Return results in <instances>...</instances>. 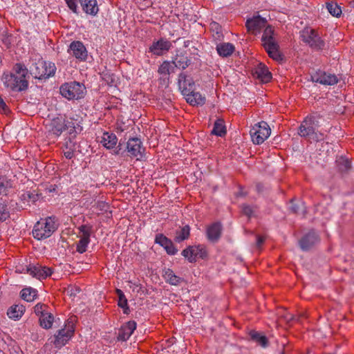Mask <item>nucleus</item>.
<instances>
[{
  "instance_id": "7ed1b4c3",
  "label": "nucleus",
  "mask_w": 354,
  "mask_h": 354,
  "mask_svg": "<svg viewBox=\"0 0 354 354\" xmlns=\"http://www.w3.org/2000/svg\"><path fill=\"white\" fill-rule=\"evenodd\" d=\"M75 317H71L65 322L64 328L58 330L53 337L48 339V342L53 344L57 349L65 346L74 335L75 329Z\"/></svg>"
},
{
  "instance_id": "2f4dec72",
  "label": "nucleus",
  "mask_w": 354,
  "mask_h": 354,
  "mask_svg": "<svg viewBox=\"0 0 354 354\" xmlns=\"http://www.w3.org/2000/svg\"><path fill=\"white\" fill-rule=\"evenodd\" d=\"M9 201L0 198V221H4L10 217Z\"/></svg>"
},
{
  "instance_id": "09e8293b",
  "label": "nucleus",
  "mask_w": 354,
  "mask_h": 354,
  "mask_svg": "<svg viewBox=\"0 0 354 354\" xmlns=\"http://www.w3.org/2000/svg\"><path fill=\"white\" fill-rule=\"evenodd\" d=\"M46 308V306L44 304H37L34 308L35 314L40 317L42 314L48 313L45 312Z\"/></svg>"
},
{
  "instance_id": "1a4fd4ad",
  "label": "nucleus",
  "mask_w": 354,
  "mask_h": 354,
  "mask_svg": "<svg viewBox=\"0 0 354 354\" xmlns=\"http://www.w3.org/2000/svg\"><path fill=\"white\" fill-rule=\"evenodd\" d=\"M271 130L266 122L255 124L250 131L252 140L255 145L262 144L270 135Z\"/></svg>"
},
{
  "instance_id": "3c124183",
  "label": "nucleus",
  "mask_w": 354,
  "mask_h": 354,
  "mask_svg": "<svg viewBox=\"0 0 354 354\" xmlns=\"http://www.w3.org/2000/svg\"><path fill=\"white\" fill-rule=\"evenodd\" d=\"M210 28L212 31L216 32V33L218 35V37H220V35L221 34V27L219 26V24L216 22H212L210 24Z\"/></svg>"
},
{
  "instance_id": "8fccbe9b",
  "label": "nucleus",
  "mask_w": 354,
  "mask_h": 354,
  "mask_svg": "<svg viewBox=\"0 0 354 354\" xmlns=\"http://www.w3.org/2000/svg\"><path fill=\"white\" fill-rule=\"evenodd\" d=\"M96 209L100 212H107L109 209V205L106 202L99 201L96 203Z\"/></svg>"
},
{
  "instance_id": "603ef678",
  "label": "nucleus",
  "mask_w": 354,
  "mask_h": 354,
  "mask_svg": "<svg viewBox=\"0 0 354 354\" xmlns=\"http://www.w3.org/2000/svg\"><path fill=\"white\" fill-rule=\"evenodd\" d=\"M290 208L293 212L299 213V205L292 204Z\"/></svg>"
},
{
  "instance_id": "6ab92c4d",
  "label": "nucleus",
  "mask_w": 354,
  "mask_h": 354,
  "mask_svg": "<svg viewBox=\"0 0 354 354\" xmlns=\"http://www.w3.org/2000/svg\"><path fill=\"white\" fill-rule=\"evenodd\" d=\"M99 142L106 149H113L118 143V138L115 134L112 132L104 131Z\"/></svg>"
},
{
  "instance_id": "cd10ccee",
  "label": "nucleus",
  "mask_w": 354,
  "mask_h": 354,
  "mask_svg": "<svg viewBox=\"0 0 354 354\" xmlns=\"http://www.w3.org/2000/svg\"><path fill=\"white\" fill-rule=\"evenodd\" d=\"M257 77L262 82H268L272 78L271 73L263 64H259L255 70Z\"/></svg>"
},
{
  "instance_id": "9b49d317",
  "label": "nucleus",
  "mask_w": 354,
  "mask_h": 354,
  "mask_svg": "<svg viewBox=\"0 0 354 354\" xmlns=\"http://www.w3.org/2000/svg\"><path fill=\"white\" fill-rule=\"evenodd\" d=\"M182 255L187 259V260L192 263L196 261L198 259H204L207 255L206 247L204 245H198L189 246L182 252Z\"/></svg>"
},
{
  "instance_id": "b1692460",
  "label": "nucleus",
  "mask_w": 354,
  "mask_h": 354,
  "mask_svg": "<svg viewBox=\"0 0 354 354\" xmlns=\"http://www.w3.org/2000/svg\"><path fill=\"white\" fill-rule=\"evenodd\" d=\"M222 227L219 223H214L207 227L206 234L209 241H217L221 234Z\"/></svg>"
},
{
  "instance_id": "f8f14e48",
  "label": "nucleus",
  "mask_w": 354,
  "mask_h": 354,
  "mask_svg": "<svg viewBox=\"0 0 354 354\" xmlns=\"http://www.w3.org/2000/svg\"><path fill=\"white\" fill-rule=\"evenodd\" d=\"M127 151L129 156L140 160L144 157L145 148L138 138H129L127 142Z\"/></svg>"
},
{
  "instance_id": "72a5a7b5",
  "label": "nucleus",
  "mask_w": 354,
  "mask_h": 354,
  "mask_svg": "<svg viewBox=\"0 0 354 354\" xmlns=\"http://www.w3.org/2000/svg\"><path fill=\"white\" fill-rule=\"evenodd\" d=\"M212 133L220 137H223L226 134V128L223 120L218 119L215 121Z\"/></svg>"
},
{
  "instance_id": "4d7b16f0",
  "label": "nucleus",
  "mask_w": 354,
  "mask_h": 354,
  "mask_svg": "<svg viewBox=\"0 0 354 354\" xmlns=\"http://www.w3.org/2000/svg\"><path fill=\"white\" fill-rule=\"evenodd\" d=\"M76 291H80L79 288H75Z\"/></svg>"
},
{
  "instance_id": "5701e85b",
  "label": "nucleus",
  "mask_w": 354,
  "mask_h": 354,
  "mask_svg": "<svg viewBox=\"0 0 354 354\" xmlns=\"http://www.w3.org/2000/svg\"><path fill=\"white\" fill-rule=\"evenodd\" d=\"M318 241V236L314 231L305 235L299 241V245L303 250H309Z\"/></svg>"
},
{
  "instance_id": "6e6d98bb",
  "label": "nucleus",
  "mask_w": 354,
  "mask_h": 354,
  "mask_svg": "<svg viewBox=\"0 0 354 354\" xmlns=\"http://www.w3.org/2000/svg\"><path fill=\"white\" fill-rule=\"evenodd\" d=\"M118 153H119V150H117V151H114V154H115V155L118 154Z\"/></svg>"
},
{
  "instance_id": "2eb2a0df",
  "label": "nucleus",
  "mask_w": 354,
  "mask_h": 354,
  "mask_svg": "<svg viewBox=\"0 0 354 354\" xmlns=\"http://www.w3.org/2000/svg\"><path fill=\"white\" fill-rule=\"evenodd\" d=\"M312 80L313 82L330 86L334 85L338 82V78L335 75L322 71L316 72V73L312 76Z\"/></svg>"
},
{
  "instance_id": "f704fd0d",
  "label": "nucleus",
  "mask_w": 354,
  "mask_h": 354,
  "mask_svg": "<svg viewBox=\"0 0 354 354\" xmlns=\"http://www.w3.org/2000/svg\"><path fill=\"white\" fill-rule=\"evenodd\" d=\"M40 195L35 193V191L30 192L28 191L21 194V199L24 202V203H27L28 205L30 204L35 203L36 201L39 200Z\"/></svg>"
},
{
  "instance_id": "c756f323",
  "label": "nucleus",
  "mask_w": 354,
  "mask_h": 354,
  "mask_svg": "<svg viewBox=\"0 0 354 354\" xmlns=\"http://www.w3.org/2000/svg\"><path fill=\"white\" fill-rule=\"evenodd\" d=\"M74 138L70 136L64 144V154L68 159H71L73 157L74 151L76 149V145L73 140Z\"/></svg>"
},
{
  "instance_id": "f257e3e1",
  "label": "nucleus",
  "mask_w": 354,
  "mask_h": 354,
  "mask_svg": "<svg viewBox=\"0 0 354 354\" xmlns=\"http://www.w3.org/2000/svg\"><path fill=\"white\" fill-rule=\"evenodd\" d=\"M50 134L59 137L66 130L69 135L75 137L81 131L79 123L73 118H67L65 115H59L48 120L46 124Z\"/></svg>"
},
{
  "instance_id": "39448f33",
  "label": "nucleus",
  "mask_w": 354,
  "mask_h": 354,
  "mask_svg": "<svg viewBox=\"0 0 354 354\" xmlns=\"http://www.w3.org/2000/svg\"><path fill=\"white\" fill-rule=\"evenodd\" d=\"M262 42L270 57L277 62L283 59L279 51V44L274 36V30L271 26H268L264 30L262 35Z\"/></svg>"
},
{
  "instance_id": "f03ea898",
  "label": "nucleus",
  "mask_w": 354,
  "mask_h": 354,
  "mask_svg": "<svg viewBox=\"0 0 354 354\" xmlns=\"http://www.w3.org/2000/svg\"><path fill=\"white\" fill-rule=\"evenodd\" d=\"M27 75V68L24 64L17 63L13 67L12 73H3L1 80L5 86L12 91H22L28 86Z\"/></svg>"
},
{
  "instance_id": "a19ab883",
  "label": "nucleus",
  "mask_w": 354,
  "mask_h": 354,
  "mask_svg": "<svg viewBox=\"0 0 354 354\" xmlns=\"http://www.w3.org/2000/svg\"><path fill=\"white\" fill-rule=\"evenodd\" d=\"M336 164L339 170L342 172L347 171L351 168L350 160L343 156H340L336 160Z\"/></svg>"
},
{
  "instance_id": "412c9836",
  "label": "nucleus",
  "mask_w": 354,
  "mask_h": 354,
  "mask_svg": "<svg viewBox=\"0 0 354 354\" xmlns=\"http://www.w3.org/2000/svg\"><path fill=\"white\" fill-rule=\"evenodd\" d=\"M186 101L192 106H202L205 103V97L202 95L199 92H196L195 89L183 94Z\"/></svg>"
},
{
  "instance_id": "dca6fc26",
  "label": "nucleus",
  "mask_w": 354,
  "mask_h": 354,
  "mask_svg": "<svg viewBox=\"0 0 354 354\" xmlns=\"http://www.w3.org/2000/svg\"><path fill=\"white\" fill-rule=\"evenodd\" d=\"M178 87L182 94H186L195 89V84L192 77L187 75L185 73H182L178 76Z\"/></svg>"
},
{
  "instance_id": "ea45409f",
  "label": "nucleus",
  "mask_w": 354,
  "mask_h": 354,
  "mask_svg": "<svg viewBox=\"0 0 354 354\" xmlns=\"http://www.w3.org/2000/svg\"><path fill=\"white\" fill-rule=\"evenodd\" d=\"M250 336L252 340L255 341L262 347H266L268 346V339L261 333L252 330L250 332Z\"/></svg>"
},
{
  "instance_id": "c85d7f7f",
  "label": "nucleus",
  "mask_w": 354,
  "mask_h": 354,
  "mask_svg": "<svg viewBox=\"0 0 354 354\" xmlns=\"http://www.w3.org/2000/svg\"><path fill=\"white\" fill-rule=\"evenodd\" d=\"M25 311V308L22 305H14L10 307L7 311L9 318L14 320L20 319Z\"/></svg>"
},
{
  "instance_id": "a211bd4d",
  "label": "nucleus",
  "mask_w": 354,
  "mask_h": 354,
  "mask_svg": "<svg viewBox=\"0 0 354 354\" xmlns=\"http://www.w3.org/2000/svg\"><path fill=\"white\" fill-rule=\"evenodd\" d=\"M155 242L163 247L169 255H174L178 252L172 241L162 234L156 236Z\"/></svg>"
},
{
  "instance_id": "4c0bfd02",
  "label": "nucleus",
  "mask_w": 354,
  "mask_h": 354,
  "mask_svg": "<svg viewBox=\"0 0 354 354\" xmlns=\"http://www.w3.org/2000/svg\"><path fill=\"white\" fill-rule=\"evenodd\" d=\"M116 294L118 297V306L123 309V313L124 314H128L129 309V306H128L127 299L124 292L120 289H116Z\"/></svg>"
},
{
  "instance_id": "c03bdc74",
  "label": "nucleus",
  "mask_w": 354,
  "mask_h": 354,
  "mask_svg": "<svg viewBox=\"0 0 354 354\" xmlns=\"http://www.w3.org/2000/svg\"><path fill=\"white\" fill-rule=\"evenodd\" d=\"M91 241L79 239V241L76 243V251L80 254L84 253L88 248V246Z\"/></svg>"
},
{
  "instance_id": "ddd939ff",
  "label": "nucleus",
  "mask_w": 354,
  "mask_h": 354,
  "mask_svg": "<svg viewBox=\"0 0 354 354\" xmlns=\"http://www.w3.org/2000/svg\"><path fill=\"white\" fill-rule=\"evenodd\" d=\"M68 53L80 61H85L87 58V50L83 43L74 41L71 43Z\"/></svg>"
},
{
  "instance_id": "a878e982",
  "label": "nucleus",
  "mask_w": 354,
  "mask_h": 354,
  "mask_svg": "<svg viewBox=\"0 0 354 354\" xmlns=\"http://www.w3.org/2000/svg\"><path fill=\"white\" fill-rule=\"evenodd\" d=\"M77 229L78 231L77 237L78 239L91 241V236L93 233V227L92 225L89 223L83 224L80 225Z\"/></svg>"
},
{
  "instance_id": "49530a36",
  "label": "nucleus",
  "mask_w": 354,
  "mask_h": 354,
  "mask_svg": "<svg viewBox=\"0 0 354 354\" xmlns=\"http://www.w3.org/2000/svg\"><path fill=\"white\" fill-rule=\"evenodd\" d=\"M242 211L245 215L248 217L254 216V209L253 207L248 205H244L242 207Z\"/></svg>"
},
{
  "instance_id": "a18cd8bd",
  "label": "nucleus",
  "mask_w": 354,
  "mask_h": 354,
  "mask_svg": "<svg viewBox=\"0 0 354 354\" xmlns=\"http://www.w3.org/2000/svg\"><path fill=\"white\" fill-rule=\"evenodd\" d=\"M11 185L9 181L3 177H0V195H6Z\"/></svg>"
},
{
  "instance_id": "de8ad7c7",
  "label": "nucleus",
  "mask_w": 354,
  "mask_h": 354,
  "mask_svg": "<svg viewBox=\"0 0 354 354\" xmlns=\"http://www.w3.org/2000/svg\"><path fill=\"white\" fill-rule=\"evenodd\" d=\"M67 6L74 13H77V0H65Z\"/></svg>"
},
{
  "instance_id": "e433bc0d",
  "label": "nucleus",
  "mask_w": 354,
  "mask_h": 354,
  "mask_svg": "<svg viewBox=\"0 0 354 354\" xmlns=\"http://www.w3.org/2000/svg\"><path fill=\"white\" fill-rule=\"evenodd\" d=\"M189 234L190 227H189V225H185L180 230L176 231L174 240L178 243H180L187 239L189 236Z\"/></svg>"
},
{
  "instance_id": "37998d69",
  "label": "nucleus",
  "mask_w": 354,
  "mask_h": 354,
  "mask_svg": "<svg viewBox=\"0 0 354 354\" xmlns=\"http://www.w3.org/2000/svg\"><path fill=\"white\" fill-rule=\"evenodd\" d=\"M173 63L174 64L175 68L185 69L189 66V61L187 57L178 56L175 60L173 61Z\"/></svg>"
},
{
  "instance_id": "6e6552de",
  "label": "nucleus",
  "mask_w": 354,
  "mask_h": 354,
  "mask_svg": "<svg viewBox=\"0 0 354 354\" xmlns=\"http://www.w3.org/2000/svg\"><path fill=\"white\" fill-rule=\"evenodd\" d=\"M56 66L54 63L38 60L30 68L32 74L39 80H46L53 77L56 72Z\"/></svg>"
},
{
  "instance_id": "c9c22d12",
  "label": "nucleus",
  "mask_w": 354,
  "mask_h": 354,
  "mask_svg": "<svg viewBox=\"0 0 354 354\" xmlns=\"http://www.w3.org/2000/svg\"><path fill=\"white\" fill-rule=\"evenodd\" d=\"M37 290L32 288L30 287L22 289L20 292L21 297L28 302H31L34 301L37 297Z\"/></svg>"
},
{
  "instance_id": "20e7f679",
  "label": "nucleus",
  "mask_w": 354,
  "mask_h": 354,
  "mask_svg": "<svg viewBox=\"0 0 354 354\" xmlns=\"http://www.w3.org/2000/svg\"><path fill=\"white\" fill-rule=\"evenodd\" d=\"M58 223L55 217L50 216L37 221L32 230V235L37 240L50 237L57 229Z\"/></svg>"
},
{
  "instance_id": "bb28decb",
  "label": "nucleus",
  "mask_w": 354,
  "mask_h": 354,
  "mask_svg": "<svg viewBox=\"0 0 354 354\" xmlns=\"http://www.w3.org/2000/svg\"><path fill=\"white\" fill-rule=\"evenodd\" d=\"M234 46L231 43H221L216 46L218 54L223 57L230 56L234 51Z\"/></svg>"
},
{
  "instance_id": "4be33fe9",
  "label": "nucleus",
  "mask_w": 354,
  "mask_h": 354,
  "mask_svg": "<svg viewBox=\"0 0 354 354\" xmlns=\"http://www.w3.org/2000/svg\"><path fill=\"white\" fill-rule=\"evenodd\" d=\"M83 11L87 15L95 16L99 12L97 0H79Z\"/></svg>"
},
{
  "instance_id": "79ce46f5",
  "label": "nucleus",
  "mask_w": 354,
  "mask_h": 354,
  "mask_svg": "<svg viewBox=\"0 0 354 354\" xmlns=\"http://www.w3.org/2000/svg\"><path fill=\"white\" fill-rule=\"evenodd\" d=\"M326 8L329 13L334 17H339L342 14V9L336 2L327 3Z\"/></svg>"
},
{
  "instance_id": "7c9ffc66",
  "label": "nucleus",
  "mask_w": 354,
  "mask_h": 354,
  "mask_svg": "<svg viewBox=\"0 0 354 354\" xmlns=\"http://www.w3.org/2000/svg\"><path fill=\"white\" fill-rule=\"evenodd\" d=\"M163 277L166 282L172 286H178L182 281V279L176 275L171 269H166L163 273Z\"/></svg>"
},
{
  "instance_id": "9d476101",
  "label": "nucleus",
  "mask_w": 354,
  "mask_h": 354,
  "mask_svg": "<svg viewBox=\"0 0 354 354\" xmlns=\"http://www.w3.org/2000/svg\"><path fill=\"white\" fill-rule=\"evenodd\" d=\"M302 40L311 48L322 49L324 46V41L317 32L313 29H305L301 32Z\"/></svg>"
},
{
  "instance_id": "423d86ee",
  "label": "nucleus",
  "mask_w": 354,
  "mask_h": 354,
  "mask_svg": "<svg viewBox=\"0 0 354 354\" xmlns=\"http://www.w3.org/2000/svg\"><path fill=\"white\" fill-rule=\"evenodd\" d=\"M318 126L316 116L308 115L300 124L298 133L300 136L308 138L313 141L322 140L324 139V136L316 131Z\"/></svg>"
},
{
  "instance_id": "393cba45",
  "label": "nucleus",
  "mask_w": 354,
  "mask_h": 354,
  "mask_svg": "<svg viewBox=\"0 0 354 354\" xmlns=\"http://www.w3.org/2000/svg\"><path fill=\"white\" fill-rule=\"evenodd\" d=\"M266 24V20L260 16L254 17L252 19H248L246 21V26L248 30L258 31L261 28L264 27Z\"/></svg>"
},
{
  "instance_id": "58836bf2",
  "label": "nucleus",
  "mask_w": 354,
  "mask_h": 354,
  "mask_svg": "<svg viewBox=\"0 0 354 354\" xmlns=\"http://www.w3.org/2000/svg\"><path fill=\"white\" fill-rule=\"evenodd\" d=\"M53 321L54 317L51 313H44L39 317L40 326L45 329L50 328Z\"/></svg>"
},
{
  "instance_id": "0eeeda50",
  "label": "nucleus",
  "mask_w": 354,
  "mask_h": 354,
  "mask_svg": "<svg viewBox=\"0 0 354 354\" xmlns=\"http://www.w3.org/2000/svg\"><path fill=\"white\" fill-rule=\"evenodd\" d=\"M85 93L84 85L75 81L64 83L60 86L61 95L69 100L83 98Z\"/></svg>"
},
{
  "instance_id": "473e14b6",
  "label": "nucleus",
  "mask_w": 354,
  "mask_h": 354,
  "mask_svg": "<svg viewBox=\"0 0 354 354\" xmlns=\"http://www.w3.org/2000/svg\"><path fill=\"white\" fill-rule=\"evenodd\" d=\"M174 71L175 66L173 62L165 61L158 68V73L162 76L169 75Z\"/></svg>"
},
{
  "instance_id": "5fc2aeb1",
  "label": "nucleus",
  "mask_w": 354,
  "mask_h": 354,
  "mask_svg": "<svg viewBox=\"0 0 354 354\" xmlns=\"http://www.w3.org/2000/svg\"><path fill=\"white\" fill-rule=\"evenodd\" d=\"M263 239L261 236L257 237V245L260 246L263 243Z\"/></svg>"
},
{
  "instance_id": "4468645a",
  "label": "nucleus",
  "mask_w": 354,
  "mask_h": 354,
  "mask_svg": "<svg viewBox=\"0 0 354 354\" xmlns=\"http://www.w3.org/2000/svg\"><path fill=\"white\" fill-rule=\"evenodd\" d=\"M26 272L33 277H35L39 280L46 279L52 274L51 269L50 268L42 266L41 265H29L26 267Z\"/></svg>"
},
{
  "instance_id": "aec40b11",
  "label": "nucleus",
  "mask_w": 354,
  "mask_h": 354,
  "mask_svg": "<svg viewBox=\"0 0 354 354\" xmlns=\"http://www.w3.org/2000/svg\"><path fill=\"white\" fill-rule=\"evenodd\" d=\"M136 328V323L130 321L121 326L118 332V339L126 341L128 339Z\"/></svg>"
},
{
  "instance_id": "864d4df0",
  "label": "nucleus",
  "mask_w": 354,
  "mask_h": 354,
  "mask_svg": "<svg viewBox=\"0 0 354 354\" xmlns=\"http://www.w3.org/2000/svg\"><path fill=\"white\" fill-rule=\"evenodd\" d=\"M6 105L3 100L0 97V109H4Z\"/></svg>"
},
{
  "instance_id": "f3484780",
  "label": "nucleus",
  "mask_w": 354,
  "mask_h": 354,
  "mask_svg": "<svg viewBox=\"0 0 354 354\" xmlns=\"http://www.w3.org/2000/svg\"><path fill=\"white\" fill-rule=\"evenodd\" d=\"M171 46L169 41L160 39L157 41H154L149 48V51L156 55H161L165 52L168 51Z\"/></svg>"
}]
</instances>
